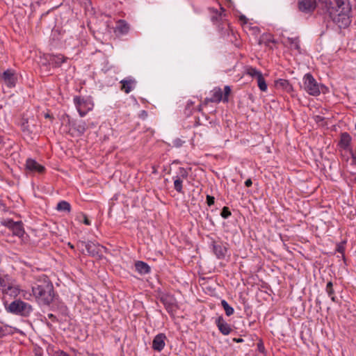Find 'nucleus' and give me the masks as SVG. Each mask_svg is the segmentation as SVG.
I'll return each instance as SVG.
<instances>
[{"label":"nucleus","mask_w":356,"mask_h":356,"mask_svg":"<svg viewBox=\"0 0 356 356\" xmlns=\"http://www.w3.org/2000/svg\"><path fill=\"white\" fill-rule=\"evenodd\" d=\"M326 13L339 28H346L350 24V8L346 0H325Z\"/></svg>","instance_id":"nucleus-1"},{"label":"nucleus","mask_w":356,"mask_h":356,"mask_svg":"<svg viewBox=\"0 0 356 356\" xmlns=\"http://www.w3.org/2000/svg\"><path fill=\"white\" fill-rule=\"evenodd\" d=\"M32 292L36 301L42 305L49 306L56 296L53 284L45 275L36 279L32 286Z\"/></svg>","instance_id":"nucleus-2"},{"label":"nucleus","mask_w":356,"mask_h":356,"mask_svg":"<svg viewBox=\"0 0 356 356\" xmlns=\"http://www.w3.org/2000/svg\"><path fill=\"white\" fill-rule=\"evenodd\" d=\"M6 309L8 312L19 315L22 316L27 317L33 312L32 306L21 300H15L13 301Z\"/></svg>","instance_id":"nucleus-3"},{"label":"nucleus","mask_w":356,"mask_h":356,"mask_svg":"<svg viewBox=\"0 0 356 356\" xmlns=\"http://www.w3.org/2000/svg\"><path fill=\"white\" fill-rule=\"evenodd\" d=\"M221 12L218 11L215 9L211 10V19L213 23L220 22V25H218V29L220 32L224 33H228L229 31V24L227 22L225 14L223 13L225 10L223 8H220Z\"/></svg>","instance_id":"nucleus-4"},{"label":"nucleus","mask_w":356,"mask_h":356,"mask_svg":"<svg viewBox=\"0 0 356 356\" xmlns=\"http://www.w3.org/2000/svg\"><path fill=\"white\" fill-rule=\"evenodd\" d=\"M304 90L310 95L318 96L321 93L320 88L323 86H320L314 76L310 74L307 73L304 76Z\"/></svg>","instance_id":"nucleus-5"},{"label":"nucleus","mask_w":356,"mask_h":356,"mask_svg":"<svg viewBox=\"0 0 356 356\" xmlns=\"http://www.w3.org/2000/svg\"><path fill=\"white\" fill-rule=\"evenodd\" d=\"M159 300L169 314H173L177 310V301L174 296L169 293H161L159 295Z\"/></svg>","instance_id":"nucleus-6"},{"label":"nucleus","mask_w":356,"mask_h":356,"mask_svg":"<svg viewBox=\"0 0 356 356\" xmlns=\"http://www.w3.org/2000/svg\"><path fill=\"white\" fill-rule=\"evenodd\" d=\"M20 127L24 136H31L32 134L35 132V120L34 118H22L20 121Z\"/></svg>","instance_id":"nucleus-7"},{"label":"nucleus","mask_w":356,"mask_h":356,"mask_svg":"<svg viewBox=\"0 0 356 356\" xmlns=\"http://www.w3.org/2000/svg\"><path fill=\"white\" fill-rule=\"evenodd\" d=\"M212 251L218 259H224L227 254L228 248L227 243L215 240L211 242Z\"/></svg>","instance_id":"nucleus-8"},{"label":"nucleus","mask_w":356,"mask_h":356,"mask_svg":"<svg viewBox=\"0 0 356 356\" xmlns=\"http://www.w3.org/2000/svg\"><path fill=\"white\" fill-rule=\"evenodd\" d=\"M0 79L7 87L13 88L16 85L17 76L15 70L8 69L0 74Z\"/></svg>","instance_id":"nucleus-9"},{"label":"nucleus","mask_w":356,"mask_h":356,"mask_svg":"<svg viewBox=\"0 0 356 356\" xmlns=\"http://www.w3.org/2000/svg\"><path fill=\"white\" fill-rule=\"evenodd\" d=\"M66 118H67V123L70 127L69 131H74V133H72V135L81 136L85 133L86 130V124L85 122L81 121L77 123L75 121H71L68 115H67Z\"/></svg>","instance_id":"nucleus-10"},{"label":"nucleus","mask_w":356,"mask_h":356,"mask_svg":"<svg viewBox=\"0 0 356 356\" xmlns=\"http://www.w3.org/2000/svg\"><path fill=\"white\" fill-rule=\"evenodd\" d=\"M298 9L303 13H309L313 12L316 6V0H298Z\"/></svg>","instance_id":"nucleus-11"},{"label":"nucleus","mask_w":356,"mask_h":356,"mask_svg":"<svg viewBox=\"0 0 356 356\" xmlns=\"http://www.w3.org/2000/svg\"><path fill=\"white\" fill-rule=\"evenodd\" d=\"M79 245H81V247H84L89 255L92 257L99 256L100 247L99 245H96L91 241H79Z\"/></svg>","instance_id":"nucleus-12"},{"label":"nucleus","mask_w":356,"mask_h":356,"mask_svg":"<svg viewBox=\"0 0 356 356\" xmlns=\"http://www.w3.org/2000/svg\"><path fill=\"white\" fill-rule=\"evenodd\" d=\"M167 337L165 334L159 333L156 334L152 341V349L157 352H161L165 346Z\"/></svg>","instance_id":"nucleus-13"},{"label":"nucleus","mask_w":356,"mask_h":356,"mask_svg":"<svg viewBox=\"0 0 356 356\" xmlns=\"http://www.w3.org/2000/svg\"><path fill=\"white\" fill-rule=\"evenodd\" d=\"M216 325L223 335H228L232 331L231 326L225 321L222 316L216 318Z\"/></svg>","instance_id":"nucleus-14"},{"label":"nucleus","mask_w":356,"mask_h":356,"mask_svg":"<svg viewBox=\"0 0 356 356\" xmlns=\"http://www.w3.org/2000/svg\"><path fill=\"white\" fill-rule=\"evenodd\" d=\"M26 168L31 172H38L40 174H42L45 171V168L43 165L39 164L36 161L31 159L26 160Z\"/></svg>","instance_id":"nucleus-15"},{"label":"nucleus","mask_w":356,"mask_h":356,"mask_svg":"<svg viewBox=\"0 0 356 356\" xmlns=\"http://www.w3.org/2000/svg\"><path fill=\"white\" fill-rule=\"evenodd\" d=\"M212 96L204 99L203 104L207 105L209 102L218 103L221 100L223 101L222 91L220 88H215L212 91Z\"/></svg>","instance_id":"nucleus-16"},{"label":"nucleus","mask_w":356,"mask_h":356,"mask_svg":"<svg viewBox=\"0 0 356 356\" xmlns=\"http://www.w3.org/2000/svg\"><path fill=\"white\" fill-rule=\"evenodd\" d=\"M120 83L121 84V90L128 94L132 90L136 83V81L134 79L127 78L120 81Z\"/></svg>","instance_id":"nucleus-17"},{"label":"nucleus","mask_w":356,"mask_h":356,"mask_svg":"<svg viewBox=\"0 0 356 356\" xmlns=\"http://www.w3.org/2000/svg\"><path fill=\"white\" fill-rule=\"evenodd\" d=\"M67 58L62 54L51 55L49 56V62L54 67H58L62 63H65Z\"/></svg>","instance_id":"nucleus-18"},{"label":"nucleus","mask_w":356,"mask_h":356,"mask_svg":"<svg viewBox=\"0 0 356 356\" xmlns=\"http://www.w3.org/2000/svg\"><path fill=\"white\" fill-rule=\"evenodd\" d=\"M275 86L277 89H282L287 92L293 91V86L289 83L286 79H280L275 82Z\"/></svg>","instance_id":"nucleus-19"},{"label":"nucleus","mask_w":356,"mask_h":356,"mask_svg":"<svg viewBox=\"0 0 356 356\" xmlns=\"http://www.w3.org/2000/svg\"><path fill=\"white\" fill-rule=\"evenodd\" d=\"M129 31V24L122 19L119 20L115 29V32L119 34L124 35L127 34Z\"/></svg>","instance_id":"nucleus-20"},{"label":"nucleus","mask_w":356,"mask_h":356,"mask_svg":"<svg viewBox=\"0 0 356 356\" xmlns=\"http://www.w3.org/2000/svg\"><path fill=\"white\" fill-rule=\"evenodd\" d=\"M136 270L140 274H147L150 271L148 264L142 261H138L135 264Z\"/></svg>","instance_id":"nucleus-21"},{"label":"nucleus","mask_w":356,"mask_h":356,"mask_svg":"<svg viewBox=\"0 0 356 356\" xmlns=\"http://www.w3.org/2000/svg\"><path fill=\"white\" fill-rule=\"evenodd\" d=\"M74 102L77 108V110L80 115L83 116L86 114V112L82 110L83 106L86 104V101L84 100V99L81 97L76 96L74 98Z\"/></svg>","instance_id":"nucleus-22"},{"label":"nucleus","mask_w":356,"mask_h":356,"mask_svg":"<svg viewBox=\"0 0 356 356\" xmlns=\"http://www.w3.org/2000/svg\"><path fill=\"white\" fill-rule=\"evenodd\" d=\"M13 234L19 237H22L24 236V229L23 227V223L21 221L16 222L15 225L11 229Z\"/></svg>","instance_id":"nucleus-23"},{"label":"nucleus","mask_w":356,"mask_h":356,"mask_svg":"<svg viewBox=\"0 0 356 356\" xmlns=\"http://www.w3.org/2000/svg\"><path fill=\"white\" fill-rule=\"evenodd\" d=\"M350 141L351 137L348 133L344 132L341 134L339 145L341 147L347 148L350 145Z\"/></svg>","instance_id":"nucleus-24"},{"label":"nucleus","mask_w":356,"mask_h":356,"mask_svg":"<svg viewBox=\"0 0 356 356\" xmlns=\"http://www.w3.org/2000/svg\"><path fill=\"white\" fill-rule=\"evenodd\" d=\"M325 291H326L327 295L329 296V297L330 298V299L332 300V301L334 302H337V300L334 296V290L333 289V284H332V281H329L327 283Z\"/></svg>","instance_id":"nucleus-25"},{"label":"nucleus","mask_w":356,"mask_h":356,"mask_svg":"<svg viewBox=\"0 0 356 356\" xmlns=\"http://www.w3.org/2000/svg\"><path fill=\"white\" fill-rule=\"evenodd\" d=\"M0 286L3 291L6 290L11 291L13 289V286L10 285L9 282V279L8 276L0 277Z\"/></svg>","instance_id":"nucleus-26"},{"label":"nucleus","mask_w":356,"mask_h":356,"mask_svg":"<svg viewBox=\"0 0 356 356\" xmlns=\"http://www.w3.org/2000/svg\"><path fill=\"white\" fill-rule=\"evenodd\" d=\"M270 42L275 43V41L270 35L268 34L262 35L259 41V44H264L266 46H268Z\"/></svg>","instance_id":"nucleus-27"},{"label":"nucleus","mask_w":356,"mask_h":356,"mask_svg":"<svg viewBox=\"0 0 356 356\" xmlns=\"http://www.w3.org/2000/svg\"><path fill=\"white\" fill-rule=\"evenodd\" d=\"M182 183H183V181L180 177L176 176L175 177L174 188L176 190V191H177L179 193H184Z\"/></svg>","instance_id":"nucleus-28"},{"label":"nucleus","mask_w":356,"mask_h":356,"mask_svg":"<svg viewBox=\"0 0 356 356\" xmlns=\"http://www.w3.org/2000/svg\"><path fill=\"white\" fill-rule=\"evenodd\" d=\"M57 210L62 211H70L71 206L70 203L66 201H60L58 203L56 207Z\"/></svg>","instance_id":"nucleus-29"},{"label":"nucleus","mask_w":356,"mask_h":356,"mask_svg":"<svg viewBox=\"0 0 356 356\" xmlns=\"http://www.w3.org/2000/svg\"><path fill=\"white\" fill-rule=\"evenodd\" d=\"M221 305L223 307L225 314L227 316H230L234 314V310L233 307H231L225 300H221Z\"/></svg>","instance_id":"nucleus-30"},{"label":"nucleus","mask_w":356,"mask_h":356,"mask_svg":"<svg viewBox=\"0 0 356 356\" xmlns=\"http://www.w3.org/2000/svg\"><path fill=\"white\" fill-rule=\"evenodd\" d=\"M258 87L261 91H266L267 90V84L266 81L263 76V74H259L258 78H257Z\"/></svg>","instance_id":"nucleus-31"},{"label":"nucleus","mask_w":356,"mask_h":356,"mask_svg":"<svg viewBox=\"0 0 356 356\" xmlns=\"http://www.w3.org/2000/svg\"><path fill=\"white\" fill-rule=\"evenodd\" d=\"M247 74L250 75L252 77L258 78L259 74H262L261 72L257 70L256 68L252 67H249L246 70Z\"/></svg>","instance_id":"nucleus-32"},{"label":"nucleus","mask_w":356,"mask_h":356,"mask_svg":"<svg viewBox=\"0 0 356 356\" xmlns=\"http://www.w3.org/2000/svg\"><path fill=\"white\" fill-rule=\"evenodd\" d=\"M288 40L290 43V44H291L297 50H300V40L298 39V38H288Z\"/></svg>","instance_id":"nucleus-33"},{"label":"nucleus","mask_w":356,"mask_h":356,"mask_svg":"<svg viewBox=\"0 0 356 356\" xmlns=\"http://www.w3.org/2000/svg\"><path fill=\"white\" fill-rule=\"evenodd\" d=\"M1 224L11 230L15 225L16 222L12 219H6L1 222Z\"/></svg>","instance_id":"nucleus-34"},{"label":"nucleus","mask_w":356,"mask_h":356,"mask_svg":"<svg viewBox=\"0 0 356 356\" xmlns=\"http://www.w3.org/2000/svg\"><path fill=\"white\" fill-rule=\"evenodd\" d=\"M232 215L229 209L227 207H224L221 211L220 216L225 218H228Z\"/></svg>","instance_id":"nucleus-35"},{"label":"nucleus","mask_w":356,"mask_h":356,"mask_svg":"<svg viewBox=\"0 0 356 356\" xmlns=\"http://www.w3.org/2000/svg\"><path fill=\"white\" fill-rule=\"evenodd\" d=\"M230 92H231L230 87L229 86H225L224 96L222 97L224 102H228V96L229 95Z\"/></svg>","instance_id":"nucleus-36"},{"label":"nucleus","mask_w":356,"mask_h":356,"mask_svg":"<svg viewBox=\"0 0 356 356\" xmlns=\"http://www.w3.org/2000/svg\"><path fill=\"white\" fill-rule=\"evenodd\" d=\"M346 243V241H343L341 243L338 244L336 249L338 252L341 253L343 255L345 251Z\"/></svg>","instance_id":"nucleus-37"},{"label":"nucleus","mask_w":356,"mask_h":356,"mask_svg":"<svg viewBox=\"0 0 356 356\" xmlns=\"http://www.w3.org/2000/svg\"><path fill=\"white\" fill-rule=\"evenodd\" d=\"M215 202V198L213 196H211V195H207V203L208 204V206H211L214 204Z\"/></svg>","instance_id":"nucleus-38"},{"label":"nucleus","mask_w":356,"mask_h":356,"mask_svg":"<svg viewBox=\"0 0 356 356\" xmlns=\"http://www.w3.org/2000/svg\"><path fill=\"white\" fill-rule=\"evenodd\" d=\"M179 175L183 178H187L188 172L184 168H179Z\"/></svg>","instance_id":"nucleus-39"},{"label":"nucleus","mask_w":356,"mask_h":356,"mask_svg":"<svg viewBox=\"0 0 356 356\" xmlns=\"http://www.w3.org/2000/svg\"><path fill=\"white\" fill-rule=\"evenodd\" d=\"M184 142L179 139V138H176L174 141H173V144L175 147H181L182 145H183Z\"/></svg>","instance_id":"nucleus-40"},{"label":"nucleus","mask_w":356,"mask_h":356,"mask_svg":"<svg viewBox=\"0 0 356 356\" xmlns=\"http://www.w3.org/2000/svg\"><path fill=\"white\" fill-rule=\"evenodd\" d=\"M7 328L0 325V338L6 334Z\"/></svg>","instance_id":"nucleus-41"},{"label":"nucleus","mask_w":356,"mask_h":356,"mask_svg":"<svg viewBox=\"0 0 356 356\" xmlns=\"http://www.w3.org/2000/svg\"><path fill=\"white\" fill-rule=\"evenodd\" d=\"M54 356H69V355L63 350H60L56 352Z\"/></svg>","instance_id":"nucleus-42"},{"label":"nucleus","mask_w":356,"mask_h":356,"mask_svg":"<svg viewBox=\"0 0 356 356\" xmlns=\"http://www.w3.org/2000/svg\"><path fill=\"white\" fill-rule=\"evenodd\" d=\"M10 291V295L17 296L19 293V289L17 288L13 287Z\"/></svg>","instance_id":"nucleus-43"},{"label":"nucleus","mask_w":356,"mask_h":356,"mask_svg":"<svg viewBox=\"0 0 356 356\" xmlns=\"http://www.w3.org/2000/svg\"><path fill=\"white\" fill-rule=\"evenodd\" d=\"M252 185V181L251 179H248L245 181V186L246 187H250Z\"/></svg>","instance_id":"nucleus-44"},{"label":"nucleus","mask_w":356,"mask_h":356,"mask_svg":"<svg viewBox=\"0 0 356 356\" xmlns=\"http://www.w3.org/2000/svg\"><path fill=\"white\" fill-rule=\"evenodd\" d=\"M83 218H84L83 223L85 225H90V221L88 220V217L86 215H84Z\"/></svg>","instance_id":"nucleus-45"},{"label":"nucleus","mask_w":356,"mask_h":356,"mask_svg":"<svg viewBox=\"0 0 356 356\" xmlns=\"http://www.w3.org/2000/svg\"><path fill=\"white\" fill-rule=\"evenodd\" d=\"M257 346H258V350L260 351V352H264V346L263 345L262 343H259L257 344Z\"/></svg>","instance_id":"nucleus-46"},{"label":"nucleus","mask_w":356,"mask_h":356,"mask_svg":"<svg viewBox=\"0 0 356 356\" xmlns=\"http://www.w3.org/2000/svg\"><path fill=\"white\" fill-rule=\"evenodd\" d=\"M48 317L49 319H51V321H55L56 319V317L55 315H54L53 314H48Z\"/></svg>","instance_id":"nucleus-47"},{"label":"nucleus","mask_w":356,"mask_h":356,"mask_svg":"<svg viewBox=\"0 0 356 356\" xmlns=\"http://www.w3.org/2000/svg\"><path fill=\"white\" fill-rule=\"evenodd\" d=\"M353 161L356 164V152L352 154Z\"/></svg>","instance_id":"nucleus-48"},{"label":"nucleus","mask_w":356,"mask_h":356,"mask_svg":"<svg viewBox=\"0 0 356 356\" xmlns=\"http://www.w3.org/2000/svg\"><path fill=\"white\" fill-rule=\"evenodd\" d=\"M240 20L243 21V22L246 23L247 19L245 16L242 15L240 17Z\"/></svg>","instance_id":"nucleus-49"},{"label":"nucleus","mask_w":356,"mask_h":356,"mask_svg":"<svg viewBox=\"0 0 356 356\" xmlns=\"http://www.w3.org/2000/svg\"><path fill=\"white\" fill-rule=\"evenodd\" d=\"M234 341L237 343H240V342H242L243 340L241 338H238V339H234Z\"/></svg>","instance_id":"nucleus-50"},{"label":"nucleus","mask_w":356,"mask_h":356,"mask_svg":"<svg viewBox=\"0 0 356 356\" xmlns=\"http://www.w3.org/2000/svg\"><path fill=\"white\" fill-rule=\"evenodd\" d=\"M44 118H52L51 115L50 114H49V113H46L44 115Z\"/></svg>","instance_id":"nucleus-51"},{"label":"nucleus","mask_w":356,"mask_h":356,"mask_svg":"<svg viewBox=\"0 0 356 356\" xmlns=\"http://www.w3.org/2000/svg\"><path fill=\"white\" fill-rule=\"evenodd\" d=\"M316 305H318L319 307V308L321 309V301L318 300H316Z\"/></svg>","instance_id":"nucleus-52"},{"label":"nucleus","mask_w":356,"mask_h":356,"mask_svg":"<svg viewBox=\"0 0 356 356\" xmlns=\"http://www.w3.org/2000/svg\"><path fill=\"white\" fill-rule=\"evenodd\" d=\"M68 245L70 247V248L74 249V245L70 243H68Z\"/></svg>","instance_id":"nucleus-53"},{"label":"nucleus","mask_w":356,"mask_h":356,"mask_svg":"<svg viewBox=\"0 0 356 356\" xmlns=\"http://www.w3.org/2000/svg\"><path fill=\"white\" fill-rule=\"evenodd\" d=\"M198 111H202V105H199V106H198Z\"/></svg>","instance_id":"nucleus-54"},{"label":"nucleus","mask_w":356,"mask_h":356,"mask_svg":"<svg viewBox=\"0 0 356 356\" xmlns=\"http://www.w3.org/2000/svg\"><path fill=\"white\" fill-rule=\"evenodd\" d=\"M143 113H145V115H147V113L145 112V111H143Z\"/></svg>","instance_id":"nucleus-55"},{"label":"nucleus","mask_w":356,"mask_h":356,"mask_svg":"<svg viewBox=\"0 0 356 356\" xmlns=\"http://www.w3.org/2000/svg\"><path fill=\"white\" fill-rule=\"evenodd\" d=\"M355 129H356V124H355Z\"/></svg>","instance_id":"nucleus-56"}]
</instances>
